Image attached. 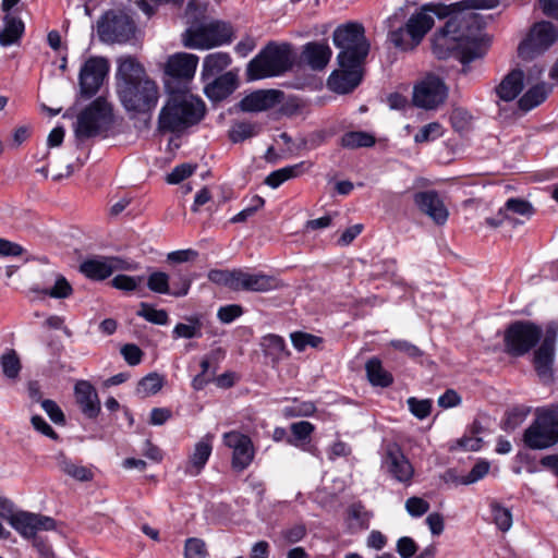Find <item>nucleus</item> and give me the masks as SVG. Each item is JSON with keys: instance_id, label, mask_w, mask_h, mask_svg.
I'll list each match as a JSON object with an SVG mask.
<instances>
[{"instance_id": "obj_1", "label": "nucleus", "mask_w": 558, "mask_h": 558, "mask_svg": "<svg viewBox=\"0 0 558 558\" xmlns=\"http://www.w3.org/2000/svg\"><path fill=\"white\" fill-rule=\"evenodd\" d=\"M499 0H463L448 5L449 19L432 39L433 53L438 59L454 57L463 64L481 58L489 39L483 33L486 19L477 9H494Z\"/></svg>"}, {"instance_id": "obj_2", "label": "nucleus", "mask_w": 558, "mask_h": 558, "mask_svg": "<svg viewBox=\"0 0 558 558\" xmlns=\"http://www.w3.org/2000/svg\"><path fill=\"white\" fill-rule=\"evenodd\" d=\"M206 112L204 101L187 90H169V96L158 116V131L180 133L198 124Z\"/></svg>"}, {"instance_id": "obj_3", "label": "nucleus", "mask_w": 558, "mask_h": 558, "mask_svg": "<svg viewBox=\"0 0 558 558\" xmlns=\"http://www.w3.org/2000/svg\"><path fill=\"white\" fill-rule=\"evenodd\" d=\"M295 53L291 44L270 41L247 64V81L284 74L293 68Z\"/></svg>"}, {"instance_id": "obj_4", "label": "nucleus", "mask_w": 558, "mask_h": 558, "mask_svg": "<svg viewBox=\"0 0 558 558\" xmlns=\"http://www.w3.org/2000/svg\"><path fill=\"white\" fill-rule=\"evenodd\" d=\"M449 14L447 5L425 4L410 16L404 27L390 32L389 40L401 50H412L434 26V16L445 17Z\"/></svg>"}, {"instance_id": "obj_5", "label": "nucleus", "mask_w": 558, "mask_h": 558, "mask_svg": "<svg viewBox=\"0 0 558 558\" xmlns=\"http://www.w3.org/2000/svg\"><path fill=\"white\" fill-rule=\"evenodd\" d=\"M332 41L340 50L337 56L339 66L363 65L371 46L362 24L348 22L339 25L333 31Z\"/></svg>"}, {"instance_id": "obj_6", "label": "nucleus", "mask_w": 558, "mask_h": 558, "mask_svg": "<svg viewBox=\"0 0 558 558\" xmlns=\"http://www.w3.org/2000/svg\"><path fill=\"white\" fill-rule=\"evenodd\" d=\"M525 447L544 450L558 444V409L537 410L532 424L523 433Z\"/></svg>"}, {"instance_id": "obj_7", "label": "nucleus", "mask_w": 558, "mask_h": 558, "mask_svg": "<svg viewBox=\"0 0 558 558\" xmlns=\"http://www.w3.org/2000/svg\"><path fill=\"white\" fill-rule=\"evenodd\" d=\"M119 99L128 112L149 113L159 99V88L151 78H142L134 84L125 83L118 92Z\"/></svg>"}, {"instance_id": "obj_8", "label": "nucleus", "mask_w": 558, "mask_h": 558, "mask_svg": "<svg viewBox=\"0 0 558 558\" xmlns=\"http://www.w3.org/2000/svg\"><path fill=\"white\" fill-rule=\"evenodd\" d=\"M543 330L529 320L510 324L505 330V351L512 356H522L530 352L541 340Z\"/></svg>"}, {"instance_id": "obj_9", "label": "nucleus", "mask_w": 558, "mask_h": 558, "mask_svg": "<svg viewBox=\"0 0 558 558\" xmlns=\"http://www.w3.org/2000/svg\"><path fill=\"white\" fill-rule=\"evenodd\" d=\"M232 28L229 24L220 21L203 24L186 31L184 46L194 49H210L230 43Z\"/></svg>"}, {"instance_id": "obj_10", "label": "nucleus", "mask_w": 558, "mask_h": 558, "mask_svg": "<svg viewBox=\"0 0 558 558\" xmlns=\"http://www.w3.org/2000/svg\"><path fill=\"white\" fill-rule=\"evenodd\" d=\"M99 39L108 44H124L135 33L133 20L123 12H107L97 23Z\"/></svg>"}, {"instance_id": "obj_11", "label": "nucleus", "mask_w": 558, "mask_h": 558, "mask_svg": "<svg viewBox=\"0 0 558 558\" xmlns=\"http://www.w3.org/2000/svg\"><path fill=\"white\" fill-rule=\"evenodd\" d=\"M558 39V31L553 23L542 21L535 23L527 36L520 43L518 54L524 60H532L546 51Z\"/></svg>"}, {"instance_id": "obj_12", "label": "nucleus", "mask_w": 558, "mask_h": 558, "mask_svg": "<svg viewBox=\"0 0 558 558\" xmlns=\"http://www.w3.org/2000/svg\"><path fill=\"white\" fill-rule=\"evenodd\" d=\"M111 116V109L108 102L101 98H96L77 117L75 125V135L77 138H89L98 135L104 124L108 123Z\"/></svg>"}, {"instance_id": "obj_13", "label": "nucleus", "mask_w": 558, "mask_h": 558, "mask_svg": "<svg viewBox=\"0 0 558 558\" xmlns=\"http://www.w3.org/2000/svg\"><path fill=\"white\" fill-rule=\"evenodd\" d=\"M557 333L558 324L555 322L547 324L543 341L534 353V367L537 376L544 383H549L553 379V363Z\"/></svg>"}, {"instance_id": "obj_14", "label": "nucleus", "mask_w": 558, "mask_h": 558, "mask_svg": "<svg viewBox=\"0 0 558 558\" xmlns=\"http://www.w3.org/2000/svg\"><path fill=\"white\" fill-rule=\"evenodd\" d=\"M197 64L198 57L192 53L179 52L170 56L165 68L166 87L169 90H175L172 84L185 85L194 77Z\"/></svg>"}, {"instance_id": "obj_15", "label": "nucleus", "mask_w": 558, "mask_h": 558, "mask_svg": "<svg viewBox=\"0 0 558 558\" xmlns=\"http://www.w3.org/2000/svg\"><path fill=\"white\" fill-rule=\"evenodd\" d=\"M109 72V63L106 58L90 57L82 65L78 74L81 94L90 98L97 94Z\"/></svg>"}, {"instance_id": "obj_16", "label": "nucleus", "mask_w": 558, "mask_h": 558, "mask_svg": "<svg viewBox=\"0 0 558 558\" xmlns=\"http://www.w3.org/2000/svg\"><path fill=\"white\" fill-rule=\"evenodd\" d=\"M447 97V87L444 82L435 76L428 75L416 84L413 89V102L416 107L427 110L437 108Z\"/></svg>"}, {"instance_id": "obj_17", "label": "nucleus", "mask_w": 558, "mask_h": 558, "mask_svg": "<svg viewBox=\"0 0 558 558\" xmlns=\"http://www.w3.org/2000/svg\"><path fill=\"white\" fill-rule=\"evenodd\" d=\"M222 439L225 446L232 450V469L236 472L247 469L255 456L252 439L236 430L225 433Z\"/></svg>"}, {"instance_id": "obj_18", "label": "nucleus", "mask_w": 558, "mask_h": 558, "mask_svg": "<svg viewBox=\"0 0 558 558\" xmlns=\"http://www.w3.org/2000/svg\"><path fill=\"white\" fill-rule=\"evenodd\" d=\"M11 526L24 538L37 537L39 531H52L56 529V521L47 515L20 510Z\"/></svg>"}, {"instance_id": "obj_19", "label": "nucleus", "mask_w": 558, "mask_h": 558, "mask_svg": "<svg viewBox=\"0 0 558 558\" xmlns=\"http://www.w3.org/2000/svg\"><path fill=\"white\" fill-rule=\"evenodd\" d=\"M126 269H129L128 263L119 257H95L86 259L80 265V271L96 281L107 279L117 270Z\"/></svg>"}, {"instance_id": "obj_20", "label": "nucleus", "mask_w": 558, "mask_h": 558, "mask_svg": "<svg viewBox=\"0 0 558 558\" xmlns=\"http://www.w3.org/2000/svg\"><path fill=\"white\" fill-rule=\"evenodd\" d=\"M384 463L395 480L405 485L411 483L414 468L397 444L387 446Z\"/></svg>"}, {"instance_id": "obj_21", "label": "nucleus", "mask_w": 558, "mask_h": 558, "mask_svg": "<svg viewBox=\"0 0 558 558\" xmlns=\"http://www.w3.org/2000/svg\"><path fill=\"white\" fill-rule=\"evenodd\" d=\"M282 282L275 276L264 272H246L239 270L235 291L269 292L280 289Z\"/></svg>"}, {"instance_id": "obj_22", "label": "nucleus", "mask_w": 558, "mask_h": 558, "mask_svg": "<svg viewBox=\"0 0 558 558\" xmlns=\"http://www.w3.org/2000/svg\"><path fill=\"white\" fill-rule=\"evenodd\" d=\"M414 203L435 223L442 226L448 220V209L437 192H418L414 195Z\"/></svg>"}, {"instance_id": "obj_23", "label": "nucleus", "mask_w": 558, "mask_h": 558, "mask_svg": "<svg viewBox=\"0 0 558 558\" xmlns=\"http://www.w3.org/2000/svg\"><path fill=\"white\" fill-rule=\"evenodd\" d=\"M363 78L362 65L340 66L328 77V87L338 94H348L356 88Z\"/></svg>"}, {"instance_id": "obj_24", "label": "nucleus", "mask_w": 558, "mask_h": 558, "mask_svg": "<svg viewBox=\"0 0 558 558\" xmlns=\"http://www.w3.org/2000/svg\"><path fill=\"white\" fill-rule=\"evenodd\" d=\"M282 96L283 93L277 89H260L245 96L239 106L245 112L264 111L278 105Z\"/></svg>"}, {"instance_id": "obj_25", "label": "nucleus", "mask_w": 558, "mask_h": 558, "mask_svg": "<svg viewBox=\"0 0 558 558\" xmlns=\"http://www.w3.org/2000/svg\"><path fill=\"white\" fill-rule=\"evenodd\" d=\"M117 65V92L123 89L125 83L134 84L142 78H149L144 66L132 56L119 57Z\"/></svg>"}, {"instance_id": "obj_26", "label": "nucleus", "mask_w": 558, "mask_h": 558, "mask_svg": "<svg viewBox=\"0 0 558 558\" xmlns=\"http://www.w3.org/2000/svg\"><path fill=\"white\" fill-rule=\"evenodd\" d=\"M74 393L82 413L88 418H96L100 413V401L94 386L87 380H78Z\"/></svg>"}, {"instance_id": "obj_27", "label": "nucleus", "mask_w": 558, "mask_h": 558, "mask_svg": "<svg viewBox=\"0 0 558 558\" xmlns=\"http://www.w3.org/2000/svg\"><path fill=\"white\" fill-rule=\"evenodd\" d=\"M332 50L326 43L311 41L303 46L301 58L313 71H323L329 63Z\"/></svg>"}, {"instance_id": "obj_28", "label": "nucleus", "mask_w": 558, "mask_h": 558, "mask_svg": "<svg viewBox=\"0 0 558 558\" xmlns=\"http://www.w3.org/2000/svg\"><path fill=\"white\" fill-rule=\"evenodd\" d=\"M214 435L206 434L194 446L193 452L189 457L185 473L191 476L198 475L206 465L213 451Z\"/></svg>"}, {"instance_id": "obj_29", "label": "nucleus", "mask_w": 558, "mask_h": 558, "mask_svg": "<svg viewBox=\"0 0 558 558\" xmlns=\"http://www.w3.org/2000/svg\"><path fill=\"white\" fill-rule=\"evenodd\" d=\"M524 73L522 70L509 72L496 87V94L500 100L512 101L523 90Z\"/></svg>"}, {"instance_id": "obj_30", "label": "nucleus", "mask_w": 558, "mask_h": 558, "mask_svg": "<svg viewBox=\"0 0 558 558\" xmlns=\"http://www.w3.org/2000/svg\"><path fill=\"white\" fill-rule=\"evenodd\" d=\"M54 461L57 468L63 474L75 481L89 482L94 478V473L89 468L73 461L71 458L66 457L64 452H58L54 456Z\"/></svg>"}, {"instance_id": "obj_31", "label": "nucleus", "mask_w": 558, "mask_h": 558, "mask_svg": "<svg viewBox=\"0 0 558 558\" xmlns=\"http://www.w3.org/2000/svg\"><path fill=\"white\" fill-rule=\"evenodd\" d=\"M235 88L236 76L232 72H227L207 84L204 92L209 99L219 101L231 95Z\"/></svg>"}, {"instance_id": "obj_32", "label": "nucleus", "mask_w": 558, "mask_h": 558, "mask_svg": "<svg viewBox=\"0 0 558 558\" xmlns=\"http://www.w3.org/2000/svg\"><path fill=\"white\" fill-rule=\"evenodd\" d=\"M24 33V23L21 19L7 14L3 19V27L0 28V45L8 47L16 44Z\"/></svg>"}, {"instance_id": "obj_33", "label": "nucleus", "mask_w": 558, "mask_h": 558, "mask_svg": "<svg viewBox=\"0 0 558 558\" xmlns=\"http://www.w3.org/2000/svg\"><path fill=\"white\" fill-rule=\"evenodd\" d=\"M365 371L373 386L388 387L393 381L392 375L384 369L380 360L377 357H373L366 362Z\"/></svg>"}, {"instance_id": "obj_34", "label": "nucleus", "mask_w": 558, "mask_h": 558, "mask_svg": "<svg viewBox=\"0 0 558 558\" xmlns=\"http://www.w3.org/2000/svg\"><path fill=\"white\" fill-rule=\"evenodd\" d=\"M549 89L545 84L531 87L518 101V107L523 112L530 111L541 105L547 98Z\"/></svg>"}, {"instance_id": "obj_35", "label": "nucleus", "mask_w": 558, "mask_h": 558, "mask_svg": "<svg viewBox=\"0 0 558 558\" xmlns=\"http://www.w3.org/2000/svg\"><path fill=\"white\" fill-rule=\"evenodd\" d=\"M231 63V58L227 52H214L204 59L202 75L205 78L215 76L223 71Z\"/></svg>"}, {"instance_id": "obj_36", "label": "nucleus", "mask_w": 558, "mask_h": 558, "mask_svg": "<svg viewBox=\"0 0 558 558\" xmlns=\"http://www.w3.org/2000/svg\"><path fill=\"white\" fill-rule=\"evenodd\" d=\"M189 324L179 323L172 330L173 339H193L202 337L203 323L198 315L186 317Z\"/></svg>"}, {"instance_id": "obj_37", "label": "nucleus", "mask_w": 558, "mask_h": 558, "mask_svg": "<svg viewBox=\"0 0 558 558\" xmlns=\"http://www.w3.org/2000/svg\"><path fill=\"white\" fill-rule=\"evenodd\" d=\"M374 144L375 137L372 134L362 131L347 132L341 137V146L349 149L371 147Z\"/></svg>"}, {"instance_id": "obj_38", "label": "nucleus", "mask_w": 558, "mask_h": 558, "mask_svg": "<svg viewBox=\"0 0 558 558\" xmlns=\"http://www.w3.org/2000/svg\"><path fill=\"white\" fill-rule=\"evenodd\" d=\"M302 167L303 163H298L275 170L265 179V183L272 189H277L287 180L300 175L302 172Z\"/></svg>"}, {"instance_id": "obj_39", "label": "nucleus", "mask_w": 558, "mask_h": 558, "mask_svg": "<svg viewBox=\"0 0 558 558\" xmlns=\"http://www.w3.org/2000/svg\"><path fill=\"white\" fill-rule=\"evenodd\" d=\"M240 269H211L208 271V279L218 286L227 287L232 291L236 290L238 274Z\"/></svg>"}, {"instance_id": "obj_40", "label": "nucleus", "mask_w": 558, "mask_h": 558, "mask_svg": "<svg viewBox=\"0 0 558 558\" xmlns=\"http://www.w3.org/2000/svg\"><path fill=\"white\" fill-rule=\"evenodd\" d=\"M0 364L3 375L9 379H16L20 375L22 365L15 350H8L0 357Z\"/></svg>"}, {"instance_id": "obj_41", "label": "nucleus", "mask_w": 558, "mask_h": 558, "mask_svg": "<svg viewBox=\"0 0 558 558\" xmlns=\"http://www.w3.org/2000/svg\"><path fill=\"white\" fill-rule=\"evenodd\" d=\"M33 291L40 292V293L48 295L52 299H66L72 295L73 288L64 276L57 275L54 284L51 288H47V289H43V290L33 289Z\"/></svg>"}, {"instance_id": "obj_42", "label": "nucleus", "mask_w": 558, "mask_h": 558, "mask_svg": "<svg viewBox=\"0 0 558 558\" xmlns=\"http://www.w3.org/2000/svg\"><path fill=\"white\" fill-rule=\"evenodd\" d=\"M262 347L264 348L265 354L271 356L272 360H280L282 356L288 355L284 340L280 336H265L262 340Z\"/></svg>"}, {"instance_id": "obj_43", "label": "nucleus", "mask_w": 558, "mask_h": 558, "mask_svg": "<svg viewBox=\"0 0 558 558\" xmlns=\"http://www.w3.org/2000/svg\"><path fill=\"white\" fill-rule=\"evenodd\" d=\"M258 132V124L251 122H239L235 123L230 130L229 137L233 143H240L257 135Z\"/></svg>"}, {"instance_id": "obj_44", "label": "nucleus", "mask_w": 558, "mask_h": 558, "mask_svg": "<svg viewBox=\"0 0 558 558\" xmlns=\"http://www.w3.org/2000/svg\"><path fill=\"white\" fill-rule=\"evenodd\" d=\"M137 315L156 325H167L169 316L166 310H156L150 304L142 302Z\"/></svg>"}, {"instance_id": "obj_45", "label": "nucleus", "mask_w": 558, "mask_h": 558, "mask_svg": "<svg viewBox=\"0 0 558 558\" xmlns=\"http://www.w3.org/2000/svg\"><path fill=\"white\" fill-rule=\"evenodd\" d=\"M490 510L497 527L502 532L509 531L512 526L511 511L496 501L490 504Z\"/></svg>"}, {"instance_id": "obj_46", "label": "nucleus", "mask_w": 558, "mask_h": 558, "mask_svg": "<svg viewBox=\"0 0 558 558\" xmlns=\"http://www.w3.org/2000/svg\"><path fill=\"white\" fill-rule=\"evenodd\" d=\"M169 275L163 271H153L147 278V288L159 294H170Z\"/></svg>"}, {"instance_id": "obj_47", "label": "nucleus", "mask_w": 558, "mask_h": 558, "mask_svg": "<svg viewBox=\"0 0 558 558\" xmlns=\"http://www.w3.org/2000/svg\"><path fill=\"white\" fill-rule=\"evenodd\" d=\"M291 341L298 351H304L307 347L317 348L323 339L307 332L295 331L291 333Z\"/></svg>"}, {"instance_id": "obj_48", "label": "nucleus", "mask_w": 558, "mask_h": 558, "mask_svg": "<svg viewBox=\"0 0 558 558\" xmlns=\"http://www.w3.org/2000/svg\"><path fill=\"white\" fill-rule=\"evenodd\" d=\"M444 134V129L438 122H430L424 125L414 136L416 143L435 141Z\"/></svg>"}, {"instance_id": "obj_49", "label": "nucleus", "mask_w": 558, "mask_h": 558, "mask_svg": "<svg viewBox=\"0 0 558 558\" xmlns=\"http://www.w3.org/2000/svg\"><path fill=\"white\" fill-rule=\"evenodd\" d=\"M410 412L418 420L426 418L432 411V401L429 399H416L410 397L407 400Z\"/></svg>"}, {"instance_id": "obj_50", "label": "nucleus", "mask_w": 558, "mask_h": 558, "mask_svg": "<svg viewBox=\"0 0 558 558\" xmlns=\"http://www.w3.org/2000/svg\"><path fill=\"white\" fill-rule=\"evenodd\" d=\"M162 387V377L156 373H151L143 377L140 383L137 390L144 395H155Z\"/></svg>"}, {"instance_id": "obj_51", "label": "nucleus", "mask_w": 558, "mask_h": 558, "mask_svg": "<svg viewBox=\"0 0 558 558\" xmlns=\"http://www.w3.org/2000/svg\"><path fill=\"white\" fill-rule=\"evenodd\" d=\"M206 544L203 539L191 537L187 538L184 546V558H206Z\"/></svg>"}, {"instance_id": "obj_52", "label": "nucleus", "mask_w": 558, "mask_h": 558, "mask_svg": "<svg viewBox=\"0 0 558 558\" xmlns=\"http://www.w3.org/2000/svg\"><path fill=\"white\" fill-rule=\"evenodd\" d=\"M501 209H505V214L512 211L522 216H531L534 213L532 205L521 198H509Z\"/></svg>"}, {"instance_id": "obj_53", "label": "nucleus", "mask_w": 558, "mask_h": 558, "mask_svg": "<svg viewBox=\"0 0 558 558\" xmlns=\"http://www.w3.org/2000/svg\"><path fill=\"white\" fill-rule=\"evenodd\" d=\"M142 280H143V277H131V276H126V275H118L112 279L111 283H112V287H114L118 290L130 292V291H134L138 287V284L142 282Z\"/></svg>"}, {"instance_id": "obj_54", "label": "nucleus", "mask_w": 558, "mask_h": 558, "mask_svg": "<svg viewBox=\"0 0 558 558\" xmlns=\"http://www.w3.org/2000/svg\"><path fill=\"white\" fill-rule=\"evenodd\" d=\"M349 517L359 522L361 529H367L371 514L361 502L352 504L348 508Z\"/></svg>"}, {"instance_id": "obj_55", "label": "nucleus", "mask_w": 558, "mask_h": 558, "mask_svg": "<svg viewBox=\"0 0 558 558\" xmlns=\"http://www.w3.org/2000/svg\"><path fill=\"white\" fill-rule=\"evenodd\" d=\"M290 430L295 440L304 441L310 438L312 433L315 430V426L311 422L300 421L292 423Z\"/></svg>"}, {"instance_id": "obj_56", "label": "nucleus", "mask_w": 558, "mask_h": 558, "mask_svg": "<svg viewBox=\"0 0 558 558\" xmlns=\"http://www.w3.org/2000/svg\"><path fill=\"white\" fill-rule=\"evenodd\" d=\"M243 314V308L238 304L221 306L217 312V317L222 324H230Z\"/></svg>"}, {"instance_id": "obj_57", "label": "nucleus", "mask_w": 558, "mask_h": 558, "mask_svg": "<svg viewBox=\"0 0 558 558\" xmlns=\"http://www.w3.org/2000/svg\"><path fill=\"white\" fill-rule=\"evenodd\" d=\"M43 410L47 413V415L50 417V420L54 424H64L65 423V416L60 409V407L50 399H46L40 401Z\"/></svg>"}, {"instance_id": "obj_58", "label": "nucleus", "mask_w": 558, "mask_h": 558, "mask_svg": "<svg viewBox=\"0 0 558 558\" xmlns=\"http://www.w3.org/2000/svg\"><path fill=\"white\" fill-rule=\"evenodd\" d=\"M281 537L286 543L294 544L302 541L306 535V527L304 524H294L281 531Z\"/></svg>"}, {"instance_id": "obj_59", "label": "nucleus", "mask_w": 558, "mask_h": 558, "mask_svg": "<svg viewBox=\"0 0 558 558\" xmlns=\"http://www.w3.org/2000/svg\"><path fill=\"white\" fill-rule=\"evenodd\" d=\"M405 509L412 517H421L429 510V504L420 497H410L405 501Z\"/></svg>"}, {"instance_id": "obj_60", "label": "nucleus", "mask_w": 558, "mask_h": 558, "mask_svg": "<svg viewBox=\"0 0 558 558\" xmlns=\"http://www.w3.org/2000/svg\"><path fill=\"white\" fill-rule=\"evenodd\" d=\"M194 169L195 168L189 163L179 165L167 175V182L169 184H178L184 179L192 175Z\"/></svg>"}, {"instance_id": "obj_61", "label": "nucleus", "mask_w": 558, "mask_h": 558, "mask_svg": "<svg viewBox=\"0 0 558 558\" xmlns=\"http://www.w3.org/2000/svg\"><path fill=\"white\" fill-rule=\"evenodd\" d=\"M121 354L125 362L131 366L138 365L143 357V351L133 343L124 344L121 348Z\"/></svg>"}, {"instance_id": "obj_62", "label": "nucleus", "mask_w": 558, "mask_h": 558, "mask_svg": "<svg viewBox=\"0 0 558 558\" xmlns=\"http://www.w3.org/2000/svg\"><path fill=\"white\" fill-rule=\"evenodd\" d=\"M198 257V252L193 248L179 250L170 252L167 255V262L172 264H182L193 262Z\"/></svg>"}, {"instance_id": "obj_63", "label": "nucleus", "mask_w": 558, "mask_h": 558, "mask_svg": "<svg viewBox=\"0 0 558 558\" xmlns=\"http://www.w3.org/2000/svg\"><path fill=\"white\" fill-rule=\"evenodd\" d=\"M192 278L187 275L179 274L177 279L173 281V288L170 290V294L175 298L185 296L192 286Z\"/></svg>"}, {"instance_id": "obj_64", "label": "nucleus", "mask_w": 558, "mask_h": 558, "mask_svg": "<svg viewBox=\"0 0 558 558\" xmlns=\"http://www.w3.org/2000/svg\"><path fill=\"white\" fill-rule=\"evenodd\" d=\"M416 550H417V545L413 541V538H411L409 536H403L398 539L397 553L402 558H411L412 556L415 555Z\"/></svg>"}]
</instances>
